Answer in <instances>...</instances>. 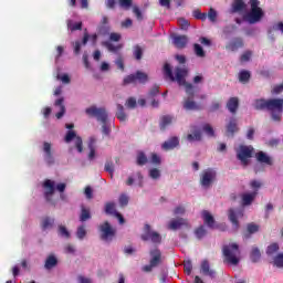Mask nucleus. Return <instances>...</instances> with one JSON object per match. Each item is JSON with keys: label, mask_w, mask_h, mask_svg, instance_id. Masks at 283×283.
Here are the masks:
<instances>
[{"label": "nucleus", "mask_w": 283, "mask_h": 283, "mask_svg": "<svg viewBox=\"0 0 283 283\" xmlns=\"http://www.w3.org/2000/svg\"><path fill=\"white\" fill-rule=\"evenodd\" d=\"M203 132L208 135V136H214V132H213V127H211V125L206 124L203 126Z\"/></svg>", "instance_id": "nucleus-64"}, {"label": "nucleus", "mask_w": 283, "mask_h": 283, "mask_svg": "<svg viewBox=\"0 0 283 283\" xmlns=\"http://www.w3.org/2000/svg\"><path fill=\"white\" fill-rule=\"evenodd\" d=\"M192 17H195V19H198L199 21H207V13H202L198 9L192 12Z\"/></svg>", "instance_id": "nucleus-52"}, {"label": "nucleus", "mask_w": 283, "mask_h": 283, "mask_svg": "<svg viewBox=\"0 0 283 283\" xmlns=\"http://www.w3.org/2000/svg\"><path fill=\"white\" fill-rule=\"evenodd\" d=\"M103 45L108 50V52H113L114 54H116V52L119 50H123V44L114 45L109 41L103 42Z\"/></svg>", "instance_id": "nucleus-36"}, {"label": "nucleus", "mask_w": 283, "mask_h": 283, "mask_svg": "<svg viewBox=\"0 0 283 283\" xmlns=\"http://www.w3.org/2000/svg\"><path fill=\"white\" fill-rule=\"evenodd\" d=\"M174 123V116L171 115H164L160 117L159 128L161 132H165Z\"/></svg>", "instance_id": "nucleus-26"}, {"label": "nucleus", "mask_w": 283, "mask_h": 283, "mask_svg": "<svg viewBox=\"0 0 283 283\" xmlns=\"http://www.w3.org/2000/svg\"><path fill=\"white\" fill-rule=\"evenodd\" d=\"M237 158L240 160L243 167H249V158H253V154H255V148L253 146L240 145L239 148L235 149Z\"/></svg>", "instance_id": "nucleus-5"}, {"label": "nucleus", "mask_w": 283, "mask_h": 283, "mask_svg": "<svg viewBox=\"0 0 283 283\" xmlns=\"http://www.w3.org/2000/svg\"><path fill=\"white\" fill-rule=\"evenodd\" d=\"M254 109H258V111L269 109V99H264V98L255 99Z\"/></svg>", "instance_id": "nucleus-35"}, {"label": "nucleus", "mask_w": 283, "mask_h": 283, "mask_svg": "<svg viewBox=\"0 0 283 283\" xmlns=\"http://www.w3.org/2000/svg\"><path fill=\"white\" fill-rule=\"evenodd\" d=\"M105 171H107L111 176H114V163L107 161L104 167Z\"/></svg>", "instance_id": "nucleus-58"}, {"label": "nucleus", "mask_w": 283, "mask_h": 283, "mask_svg": "<svg viewBox=\"0 0 283 283\" xmlns=\"http://www.w3.org/2000/svg\"><path fill=\"white\" fill-rule=\"evenodd\" d=\"M228 136H233L235 132H239L240 128H238V119L235 117L230 118L228 125L226 126Z\"/></svg>", "instance_id": "nucleus-27"}, {"label": "nucleus", "mask_w": 283, "mask_h": 283, "mask_svg": "<svg viewBox=\"0 0 283 283\" xmlns=\"http://www.w3.org/2000/svg\"><path fill=\"white\" fill-rule=\"evenodd\" d=\"M67 28L71 32H76V30H83V22H74L72 20H67Z\"/></svg>", "instance_id": "nucleus-40"}, {"label": "nucleus", "mask_w": 283, "mask_h": 283, "mask_svg": "<svg viewBox=\"0 0 283 283\" xmlns=\"http://www.w3.org/2000/svg\"><path fill=\"white\" fill-rule=\"evenodd\" d=\"M180 145V139L178 137H170L161 145V149L165 151H171V149H176Z\"/></svg>", "instance_id": "nucleus-20"}, {"label": "nucleus", "mask_w": 283, "mask_h": 283, "mask_svg": "<svg viewBox=\"0 0 283 283\" xmlns=\"http://www.w3.org/2000/svg\"><path fill=\"white\" fill-rule=\"evenodd\" d=\"M200 273L202 275H206L207 277H210L211 280H214L217 273L216 270L211 269V265L209 264L208 260H203L200 265Z\"/></svg>", "instance_id": "nucleus-17"}, {"label": "nucleus", "mask_w": 283, "mask_h": 283, "mask_svg": "<svg viewBox=\"0 0 283 283\" xmlns=\"http://www.w3.org/2000/svg\"><path fill=\"white\" fill-rule=\"evenodd\" d=\"M185 224H187V219H175L170 221L168 229L171 231H178V229H180V227H185Z\"/></svg>", "instance_id": "nucleus-29"}, {"label": "nucleus", "mask_w": 283, "mask_h": 283, "mask_svg": "<svg viewBox=\"0 0 283 283\" xmlns=\"http://www.w3.org/2000/svg\"><path fill=\"white\" fill-rule=\"evenodd\" d=\"M239 81L240 83L247 84L251 81V72L243 70L239 73Z\"/></svg>", "instance_id": "nucleus-39"}, {"label": "nucleus", "mask_w": 283, "mask_h": 283, "mask_svg": "<svg viewBox=\"0 0 283 283\" xmlns=\"http://www.w3.org/2000/svg\"><path fill=\"white\" fill-rule=\"evenodd\" d=\"M92 219V213H90V209L82 206L80 222H87V220Z\"/></svg>", "instance_id": "nucleus-38"}, {"label": "nucleus", "mask_w": 283, "mask_h": 283, "mask_svg": "<svg viewBox=\"0 0 283 283\" xmlns=\"http://www.w3.org/2000/svg\"><path fill=\"white\" fill-rule=\"evenodd\" d=\"M222 253L224 258L223 262L227 264H232L233 266L240 264V259L238 258V255H240V245H238V243L223 245Z\"/></svg>", "instance_id": "nucleus-3"}, {"label": "nucleus", "mask_w": 283, "mask_h": 283, "mask_svg": "<svg viewBox=\"0 0 283 283\" xmlns=\"http://www.w3.org/2000/svg\"><path fill=\"white\" fill-rule=\"evenodd\" d=\"M150 160H151L153 165H157V166L160 165V163H161L160 156H158V154H156V153L151 154Z\"/></svg>", "instance_id": "nucleus-62"}, {"label": "nucleus", "mask_w": 283, "mask_h": 283, "mask_svg": "<svg viewBox=\"0 0 283 283\" xmlns=\"http://www.w3.org/2000/svg\"><path fill=\"white\" fill-rule=\"evenodd\" d=\"M268 112L272 116V120L280 123L283 114V98H270L268 99Z\"/></svg>", "instance_id": "nucleus-4"}, {"label": "nucleus", "mask_w": 283, "mask_h": 283, "mask_svg": "<svg viewBox=\"0 0 283 283\" xmlns=\"http://www.w3.org/2000/svg\"><path fill=\"white\" fill-rule=\"evenodd\" d=\"M189 74V69L187 66H177L175 69V76L174 72L171 71V65L169 63H166L164 65V75L166 78H169V81H177L178 85H185L186 87V94L188 98H193L196 96V90L193 88V84L187 83V75Z\"/></svg>", "instance_id": "nucleus-1"}, {"label": "nucleus", "mask_w": 283, "mask_h": 283, "mask_svg": "<svg viewBox=\"0 0 283 283\" xmlns=\"http://www.w3.org/2000/svg\"><path fill=\"white\" fill-rule=\"evenodd\" d=\"M133 54L137 61H140L143 59V48L140 45L134 46Z\"/></svg>", "instance_id": "nucleus-53"}, {"label": "nucleus", "mask_w": 283, "mask_h": 283, "mask_svg": "<svg viewBox=\"0 0 283 283\" xmlns=\"http://www.w3.org/2000/svg\"><path fill=\"white\" fill-rule=\"evenodd\" d=\"M160 94V86L158 84H155L150 91L148 92V98H154Z\"/></svg>", "instance_id": "nucleus-50"}, {"label": "nucleus", "mask_w": 283, "mask_h": 283, "mask_svg": "<svg viewBox=\"0 0 283 283\" xmlns=\"http://www.w3.org/2000/svg\"><path fill=\"white\" fill-rule=\"evenodd\" d=\"M127 205H129V197H127V195H120L119 196V206L127 207Z\"/></svg>", "instance_id": "nucleus-57"}, {"label": "nucleus", "mask_w": 283, "mask_h": 283, "mask_svg": "<svg viewBox=\"0 0 283 283\" xmlns=\"http://www.w3.org/2000/svg\"><path fill=\"white\" fill-rule=\"evenodd\" d=\"M178 23L181 28V30H188L189 29V21L185 18H181L178 20Z\"/></svg>", "instance_id": "nucleus-61"}, {"label": "nucleus", "mask_w": 283, "mask_h": 283, "mask_svg": "<svg viewBox=\"0 0 283 283\" xmlns=\"http://www.w3.org/2000/svg\"><path fill=\"white\" fill-rule=\"evenodd\" d=\"M41 226L44 231L45 229H52V227H54V219L45 217L44 219H42Z\"/></svg>", "instance_id": "nucleus-43"}, {"label": "nucleus", "mask_w": 283, "mask_h": 283, "mask_svg": "<svg viewBox=\"0 0 283 283\" xmlns=\"http://www.w3.org/2000/svg\"><path fill=\"white\" fill-rule=\"evenodd\" d=\"M136 163L139 167H144V165L148 163L147 155H145L143 151H139L137 154Z\"/></svg>", "instance_id": "nucleus-44"}, {"label": "nucleus", "mask_w": 283, "mask_h": 283, "mask_svg": "<svg viewBox=\"0 0 283 283\" xmlns=\"http://www.w3.org/2000/svg\"><path fill=\"white\" fill-rule=\"evenodd\" d=\"M64 102L65 99L63 97H60L54 103L55 107H60V112L55 114L57 119H61L62 116H65V105L63 104Z\"/></svg>", "instance_id": "nucleus-32"}, {"label": "nucleus", "mask_w": 283, "mask_h": 283, "mask_svg": "<svg viewBox=\"0 0 283 283\" xmlns=\"http://www.w3.org/2000/svg\"><path fill=\"white\" fill-rule=\"evenodd\" d=\"M207 17L210 21H212V23H216V19H218V12H216L213 9H210Z\"/></svg>", "instance_id": "nucleus-59"}, {"label": "nucleus", "mask_w": 283, "mask_h": 283, "mask_svg": "<svg viewBox=\"0 0 283 283\" xmlns=\"http://www.w3.org/2000/svg\"><path fill=\"white\" fill-rule=\"evenodd\" d=\"M149 176L153 180H158V178H160V170L158 168H153L149 171Z\"/></svg>", "instance_id": "nucleus-56"}, {"label": "nucleus", "mask_w": 283, "mask_h": 283, "mask_svg": "<svg viewBox=\"0 0 283 283\" xmlns=\"http://www.w3.org/2000/svg\"><path fill=\"white\" fill-rule=\"evenodd\" d=\"M260 231V226L255 222H250L247 224L245 231L243 232L244 240L251 239L254 233Z\"/></svg>", "instance_id": "nucleus-19"}, {"label": "nucleus", "mask_w": 283, "mask_h": 283, "mask_svg": "<svg viewBox=\"0 0 283 283\" xmlns=\"http://www.w3.org/2000/svg\"><path fill=\"white\" fill-rule=\"evenodd\" d=\"M201 216L203 218V223L207 224L209 229H216V219L210 211L203 210Z\"/></svg>", "instance_id": "nucleus-23"}, {"label": "nucleus", "mask_w": 283, "mask_h": 283, "mask_svg": "<svg viewBox=\"0 0 283 283\" xmlns=\"http://www.w3.org/2000/svg\"><path fill=\"white\" fill-rule=\"evenodd\" d=\"M57 265L59 259H56L53 254H50L44 262V269L46 271H52V269H55Z\"/></svg>", "instance_id": "nucleus-28"}, {"label": "nucleus", "mask_w": 283, "mask_h": 283, "mask_svg": "<svg viewBox=\"0 0 283 283\" xmlns=\"http://www.w3.org/2000/svg\"><path fill=\"white\" fill-rule=\"evenodd\" d=\"M150 255H151V259H150L151 266L156 268L160 264V262H163V253L158 249L151 250Z\"/></svg>", "instance_id": "nucleus-25"}, {"label": "nucleus", "mask_w": 283, "mask_h": 283, "mask_svg": "<svg viewBox=\"0 0 283 283\" xmlns=\"http://www.w3.org/2000/svg\"><path fill=\"white\" fill-rule=\"evenodd\" d=\"M250 11L243 17L244 21L250 23V25H255L264 19V10L260 8V0H250Z\"/></svg>", "instance_id": "nucleus-2"}, {"label": "nucleus", "mask_w": 283, "mask_h": 283, "mask_svg": "<svg viewBox=\"0 0 283 283\" xmlns=\"http://www.w3.org/2000/svg\"><path fill=\"white\" fill-rule=\"evenodd\" d=\"M244 217V211H242V209H233L230 208L228 210V218L234 229V231H238V229H240V221L238 220V218H243Z\"/></svg>", "instance_id": "nucleus-10"}, {"label": "nucleus", "mask_w": 283, "mask_h": 283, "mask_svg": "<svg viewBox=\"0 0 283 283\" xmlns=\"http://www.w3.org/2000/svg\"><path fill=\"white\" fill-rule=\"evenodd\" d=\"M250 258H251L252 262H260V258H262V253H260V249L252 248Z\"/></svg>", "instance_id": "nucleus-45"}, {"label": "nucleus", "mask_w": 283, "mask_h": 283, "mask_svg": "<svg viewBox=\"0 0 283 283\" xmlns=\"http://www.w3.org/2000/svg\"><path fill=\"white\" fill-rule=\"evenodd\" d=\"M186 138L188 143L200 142L202 140V133L200 132V129L195 128L193 132L191 134H188Z\"/></svg>", "instance_id": "nucleus-31"}, {"label": "nucleus", "mask_w": 283, "mask_h": 283, "mask_svg": "<svg viewBox=\"0 0 283 283\" xmlns=\"http://www.w3.org/2000/svg\"><path fill=\"white\" fill-rule=\"evenodd\" d=\"M57 233L61 235V238H66V240L71 238L70 231L65 226H59Z\"/></svg>", "instance_id": "nucleus-47"}, {"label": "nucleus", "mask_w": 283, "mask_h": 283, "mask_svg": "<svg viewBox=\"0 0 283 283\" xmlns=\"http://www.w3.org/2000/svg\"><path fill=\"white\" fill-rule=\"evenodd\" d=\"M193 270V265L191 264V261H187L184 264V271L187 273V275H191V271Z\"/></svg>", "instance_id": "nucleus-60"}, {"label": "nucleus", "mask_w": 283, "mask_h": 283, "mask_svg": "<svg viewBox=\"0 0 283 283\" xmlns=\"http://www.w3.org/2000/svg\"><path fill=\"white\" fill-rule=\"evenodd\" d=\"M242 48H244V40L240 36L233 38L226 45V50L229 52H238Z\"/></svg>", "instance_id": "nucleus-15"}, {"label": "nucleus", "mask_w": 283, "mask_h": 283, "mask_svg": "<svg viewBox=\"0 0 283 283\" xmlns=\"http://www.w3.org/2000/svg\"><path fill=\"white\" fill-rule=\"evenodd\" d=\"M193 52H195L196 56H198L199 59H205V56H207L205 49H202V46L198 43L193 44Z\"/></svg>", "instance_id": "nucleus-42"}, {"label": "nucleus", "mask_w": 283, "mask_h": 283, "mask_svg": "<svg viewBox=\"0 0 283 283\" xmlns=\"http://www.w3.org/2000/svg\"><path fill=\"white\" fill-rule=\"evenodd\" d=\"M109 19L107 18V15H103L99 25H98V32L99 34H103L104 36L109 34Z\"/></svg>", "instance_id": "nucleus-24"}, {"label": "nucleus", "mask_w": 283, "mask_h": 283, "mask_svg": "<svg viewBox=\"0 0 283 283\" xmlns=\"http://www.w3.org/2000/svg\"><path fill=\"white\" fill-rule=\"evenodd\" d=\"M105 213L107 216H116V213H118V211H116V203L107 202L105 205Z\"/></svg>", "instance_id": "nucleus-41"}, {"label": "nucleus", "mask_w": 283, "mask_h": 283, "mask_svg": "<svg viewBox=\"0 0 283 283\" xmlns=\"http://www.w3.org/2000/svg\"><path fill=\"white\" fill-rule=\"evenodd\" d=\"M247 10V3L244 0H234L232 3V12H244Z\"/></svg>", "instance_id": "nucleus-34"}, {"label": "nucleus", "mask_w": 283, "mask_h": 283, "mask_svg": "<svg viewBox=\"0 0 283 283\" xmlns=\"http://www.w3.org/2000/svg\"><path fill=\"white\" fill-rule=\"evenodd\" d=\"M274 266L283 269V253H279L273 261Z\"/></svg>", "instance_id": "nucleus-51"}, {"label": "nucleus", "mask_w": 283, "mask_h": 283, "mask_svg": "<svg viewBox=\"0 0 283 283\" xmlns=\"http://www.w3.org/2000/svg\"><path fill=\"white\" fill-rule=\"evenodd\" d=\"M85 235H87V230L85 229V226H80L76 230V238L78 240H84Z\"/></svg>", "instance_id": "nucleus-48"}, {"label": "nucleus", "mask_w": 283, "mask_h": 283, "mask_svg": "<svg viewBox=\"0 0 283 283\" xmlns=\"http://www.w3.org/2000/svg\"><path fill=\"white\" fill-rule=\"evenodd\" d=\"M143 242H153V244H160L163 242V235L160 233L151 230V226L146 223L144 226V233L140 235Z\"/></svg>", "instance_id": "nucleus-6"}, {"label": "nucleus", "mask_w": 283, "mask_h": 283, "mask_svg": "<svg viewBox=\"0 0 283 283\" xmlns=\"http://www.w3.org/2000/svg\"><path fill=\"white\" fill-rule=\"evenodd\" d=\"M85 114L91 118H96L99 123H107L108 114L105 107L91 106L85 109Z\"/></svg>", "instance_id": "nucleus-7"}, {"label": "nucleus", "mask_w": 283, "mask_h": 283, "mask_svg": "<svg viewBox=\"0 0 283 283\" xmlns=\"http://www.w3.org/2000/svg\"><path fill=\"white\" fill-rule=\"evenodd\" d=\"M88 149H90L88 160H94V158L96 156V138L95 137L90 138Z\"/></svg>", "instance_id": "nucleus-33"}, {"label": "nucleus", "mask_w": 283, "mask_h": 283, "mask_svg": "<svg viewBox=\"0 0 283 283\" xmlns=\"http://www.w3.org/2000/svg\"><path fill=\"white\" fill-rule=\"evenodd\" d=\"M99 231H101V240H104L105 242L112 240V238H114V235H116V230H114V228H112V226L109 224V221H105L101 227H99Z\"/></svg>", "instance_id": "nucleus-12"}, {"label": "nucleus", "mask_w": 283, "mask_h": 283, "mask_svg": "<svg viewBox=\"0 0 283 283\" xmlns=\"http://www.w3.org/2000/svg\"><path fill=\"white\" fill-rule=\"evenodd\" d=\"M228 112L230 114H238V109L240 107V99L238 97H230L226 105Z\"/></svg>", "instance_id": "nucleus-22"}, {"label": "nucleus", "mask_w": 283, "mask_h": 283, "mask_svg": "<svg viewBox=\"0 0 283 283\" xmlns=\"http://www.w3.org/2000/svg\"><path fill=\"white\" fill-rule=\"evenodd\" d=\"M255 159L261 165H269L270 167L273 166V159L271 156L266 155V153L260 150L255 154Z\"/></svg>", "instance_id": "nucleus-21"}, {"label": "nucleus", "mask_w": 283, "mask_h": 283, "mask_svg": "<svg viewBox=\"0 0 283 283\" xmlns=\"http://www.w3.org/2000/svg\"><path fill=\"white\" fill-rule=\"evenodd\" d=\"M126 107H128V109H135L136 107V98L134 97H129L126 102Z\"/></svg>", "instance_id": "nucleus-63"}, {"label": "nucleus", "mask_w": 283, "mask_h": 283, "mask_svg": "<svg viewBox=\"0 0 283 283\" xmlns=\"http://www.w3.org/2000/svg\"><path fill=\"white\" fill-rule=\"evenodd\" d=\"M251 56H253V52L251 51H245L241 57H240V62L241 63H248V61H251Z\"/></svg>", "instance_id": "nucleus-54"}, {"label": "nucleus", "mask_w": 283, "mask_h": 283, "mask_svg": "<svg viewBox=\"0 0 283 283\" xmlns=\"http://www.w3.org/2000/svg\"><path fill=\"white\" fill-rule=\"evenodd\" d=\"M43 188L44 190V198L46 200V202H50V205H52L53 207H56V203L54 202V200H52V196H54V181L46 179L43 182Z\"/></svg>", "instance_id": "nucleus-11"}, {"label": "nucleus", "mask_w": 283, "mask_h": 283, "mask_svg": "<svg viewBox=\"0 0 283 283\" xmlns=\"http://www.w3.org/2000/svg\"><path fill=\"white\" fill-rule=\"evenodd\" d=\"M42 151L44 154V163L49 165V167H52L56 163L54 159V153H52V144L49 142L43 143Z\"/></svg>", "instance_id": "nucleus-13"}, {"label": "nucleus", "mask_w": 283, "mask_h": 283, "mask_svg": "<svg viewBox=\"0 0 283 283\" xmlns=\"http://www.w3.org/2000/svg\"><path fill=\"white\" fill-rule=\"evenodd\" d=\"M172 43L177 50H185L189 43V38L187 35H174Z\"/></svg>", "instance_id": "nucleus-18"}, {"label": "nucleus", "mask_w": 283, "mask_h": 283, "mask_svg": "<svg viewBox=\"0 0 283 283\" xmlns=\"http://www.w3.org/2000/svg\"><path fill=\"white\" fill-rule=\"evenodd\" d=\"M195 235H196V238H198V240H202V238H205V235H207V229H205L203 226L197 228L195 230Z\"/></svg>", "instance_id": "nucleus-49"}, {"label": "nucleus", "mask_w": 283, "mask_h": 283, "mask_svg": "<svg viewBox=\"0 0 283 283\" xmlns=\"http://www.w3.org/2000/svg\"><path fill=\"white\" fill-rule=\"evenodd\" d=\"M116 117L122 123H125V120H127V114H125V107L122 104H117Z\"/></svg>", "instance_id": "nucleus-37"}, {"label": "nucleus", "mask_w": 283, "mask_h": 283, "mask_svg": "<svg viewBox=\"0 0 283 283\" xmlns=\"http://www.w3.org/2000/svg\"><path fill=\"white\" fill-rule=\"evenodd\" d=\"M147 83L149 81V76L147 73H144L143 71H137L135 74L127 75L124 77L123 85H132V83Z\"/></svg>", "instance_id": "nucleus-8"}, {"label": "nucleus", "mask_w": 283, "mask_h": 283, "mask_svg": "<svg viewBox=\"0 0 283 283\" xmlns=\"http://www.w3.org/2000/svg\"><path fill=\"white\" fill-rule=\"evenodd\" d=\"M258 196V192H250V193H243L241 196L242 198V206L243 207H249V205L253 203V200H255V197Z\"/></svg>", "instance_id": "nucleus-30"}, {"label": "nucleus", "mask_w": 283, "mask_h": 283, "mask_svg": "<svg viewBox=\"0 0 283 283\" xmlns=\"http://www.w3.org/2000/svg\"><path fill=\"white\" fill-rule=\"evenodd\" d=\"M277 251H280V244H277V243H271V244L266 248V255H274V253H277Z\"/></svg>", "instance_id": "nucleus-46"}, {"label": "nucleus", "mask_w": 283, "mask_h": 283, "mask_svg": "<svg viewBox=\"0 0 283 283\" xmlns=\"http://www.w3.org/2000/svg\"><path fill=\"white\" fill-rule=\"evenodd\" d=\"M182 107L184 109H186V112H200V109H202V106L196 103V101H193V97L185 98Z\"/></svg>", "instance_id": "nucleus-16"}, {"label": "nucleus", "mask_w": 283, "mask_h": 283, "mask_svg": "<svg viewBox=\"0 0 283 283\" xmlns=\"http://www.w3.org/2000/svg\"><path fill=\"white\" fill-rule=\"evenodd\" d=\"M75 138V147L78 154H83V138L81 136H76V132L69 130L64 137L65 143H72Z\"/></svg>", "instance_id": "nucleus-14"}, {"label": "nucleus", "mask_w": 283, "mask_h": 283, "mask_svg": "<svg viewBox=\"0 0 283 283\" xmlns=\"http://www.w3.org/2000/svg\"><path fill=\"white\" fill-rule=\"evenodd\" d=\"M115 65H117L118 70L122 72H125V60H123V56H118L115 61Z\"/></svg>", "instance_id": "nucleus-55"}, {"label": "nucleus", "mask_w": 283, "mask_h": 283, "mask_svg": "<svg viewBox=\"0 0 283 283\" xmlns=\"http://www.w3.org/2000/svg\"><path fill=\"white\" fill-rule=\"evenodd\" d=\"M217 172L212 168H208L202 171L200 182L205 189H209L213 182H216Z\"/></svg>", "instance_id": "nucleus-9"}]
</instances>
